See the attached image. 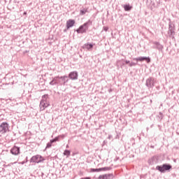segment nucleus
Returning <instances> with one entry per match:
<instances>
[{
	"label": "nucleus",
	"instance_id": "f257e3e1",
	"mask_svg": "<svg viewBox=\"0 0 179 179\" xmlns=\"http://www.w3.org/2000/svg\"><path fill=\"white\" fill-rule=\"evenodd\" d=\"M90 25H92V20H89L83 25L80 26L79 28L76 30V32L78 34H83V33H86L87 30H89V27Z\"/></svg>",
	"mask_w": 179,
	"mask_h": 179
},
{
	"label": "nucleus",
	"instance_id": "f03ea898",
	"mask_svg": "<svg viewBox=\"0 0 179 179\" xmlns=\"http://www.w3.org/2000/svg\"><path fill=\"white\" fill-rule=\"evenodd\" d=\"M173 169V166L170 164H163L160 166H157L156 170H158L159 173H169L170 170Z\"/></svg>",
	"mask_w": 179,
	"mask_h": 179
},
{
	"label": "nucleus",
	"instance_id": "7ed1b4c3",
	"mask_svg": "<svg viewBox=\"0 0 179 179\" xmlns=\"http://www.w3.org/2000/svg\"><path fill=\"white\" fill-rule=\"evenodd\" d=\"M48 97V94L43 95L42 100L40 102L39 107L41 111H44L47 107L50 106V103L47 101V99Z\"/></svg>",
	"mask_w": 179,
	"mask_h": 179
},
{
	"label": "nucleus",
	"instance_id": "20e7f679",
	"mask_svg": "<svg viewBox=\"0 0 179 179\" xmlns=\"http://www.w3.org/2000/svg\"><path fill=\"white\" fill-rule=\"evenodd\" d=\"M9 129V124L6 122H3L0 124V134H6Z\"/></svg>",
	"mask_w": 179,
	"mask_h": 179
},
{
	"label": "nucleus",
	"instance_id": "39448f33",
	"mask_svg": "<svg viewBox=\"0 0 179 179\" xmlns=\"http://www.w3.org/2000/svg\"><path fill=\"white\" fill-rule=\"evenodd\" d=\"M145 85L147 87H153L155 86V79L152 77L146 80Z\"/></svg>",
	"mask_w": 179,
	"mask_h": 179
},
{
	"label": "nucleus",
	"instance_id": "423d86ee",
	"mask_svg": "<svg viewBox=\"0 0 179 179\" xmlns=\"http://www.w3.org/2000/svg\"><path fill=\"white\" fill-rule=\"evenodd\" d=\"M78 74L77 71H71L69 74V78L71 80H78Z\"/></svg>",
	"mask_w": 179,
	"mask_h": 179
},
{
	"label": "nucleus",
	"instance_id": "0eeeda50",
	"mask_svg": "<svg viewBox=\"0 0 179 179\" xmlns=\"http://www.w3.org/2000/svg\"><path fill=\"white\" fill-rule=\"evenodd\" d=\"M134 61H140L141 62L143 61H146L148 64L150 62V57H136L134 59Z\"/></svg>",
	"mask_w": 179,
	"mask_h": 179
},
{
	"label": "nucleus",
	"instance_id": "6e6552de",
	"mask_svg": "<svg viewBox=\"0 0 179 179\" xmlns=\"http://www.w3.org/2000/svg\"><path fill=\"white\" fill-rule=\"evenodd\" d=\"M10 152L12 155H14V156H17L19 153H20V148L19 147L14 146L11 150Z\"/></svg>",
	"mask_w": 179,
	"mask_h": 179
},
{
	"label": "nucleus",
	"instance_id": "1a4fd4ad",
	"mask_svg": "<svg viewBox=\"0 0 179 179\" xmlns=\"http://www.w3.org/2000/svg\"><path fill=\"white\" fill-rule=\"evenodd\" d=\"M43 160H44V159L41 157H31L30 159L31 163H41Z\"/></svg>",
	"mask_w": 179,
	"mask_h": 179
},
{
	"label": "nucleus",
	"instance_id": "9d476101",
	"mask_svg": "<svg viewBox=\"0 0 179 179\" xmlns=\"http://www.w3.org/2000/svg\"><path fill=\"white\" fill-rule=\"evenodd\" d=\"M73 24H75V20H67V22H66L67 29H71V27H73Z\"/></svg>",
	"mask_w": 179,
	"mask_h": 179
},
{
	"label": "nucleus",
	"instance_id": "9b49d317",
	"mask_svg": "<svg viewBox=\"0 0 179 179\" xmlns=\"http://www.w3.org/2000/svg\"><path fill=\"white\" fill-rule=\"evenodd\" d=\"M83 48H84L85 50H87L88 51H90V50H92V48H93V44L92 43H85L83 46Z\"/></svg>",
	"mask_w": 179,
	"mask_h": 179
},
{
	"label": "nucleus",
	"instance_id": "f8f14e48",
	"mask_svg": "<svg viewBox=\"0 0 179 179\" xmlns=\"http://www.w3.org/2000/svg\"><path fill=\"white\" fill-rule=\"evenodd\" d=\"M154 44L155 46H154V48H157V50H159V51H162L163 50V46L159 42H154Z\"/></svg>",
	"mask_w": 179,
	"mask_h": 179
},
{
	"label": "nucleus",
	"instance_id": "ddd939ff",
	"mask_svg": "<svg viewBox=\"0 0 179 179\" xmlns=\"http://www.w3.org/2000/svg\"><path fill=\"white\" fill-rule=\"evenodd\" d=\"M68 76H61L59 79H61L63 81V85L65 86L68 82H69V79L67 78Z\"/></svg>",
	"mask_w": 179,
	"mask_h": 179
},
{
	"label": "nucleus",
	"instance_id": "4468645a",
	"mask_svg": "<svg viewBox=\"0 0 179 179\" xmlns=\"http://www.w3.org/2000/svg\"><path fill=\"white\" fill-rule=\"evenodd\" d=\"M87 12H89V10H87V8H82L80 10V16H83V15H86V13H87Z\"/></svg>",
	"mask_w": 179,
	"mask_h": 179
},
{
	"label": "nucleus",
	"instance_id": "2eb2a0df",
	"mask_svg": "<svg viewBox=\"0 0 179 179\" xmlns=\"http://www.w3.org/2000/svg\"><path fill=\"white\" fill-rule=\"evenodd\" d=\"M168 34H169V37L174 38V35L176 34V31H174V30L169 29Z\"/></svg>",
	"mask_w": 179,
	"mask_h": 179
},
{
	"label": "nucleus",
	"instance_id": "dca6fc26",
	"mask_svg": "<svg viewBox=\"0 0 179 179\" xmlns=\"http://www.w3.org/2000/svg\"><path fill=\"white\" fill-rule=\"evenodd\" d=\"M124 9L126 12H129V10L132 9V6H131L129 4H127L124 6Z\"/></svg>",
	"mask_w": 179,
	"mask_h": 179
},
{
	"label": "nucleus",
	"instance_id": "f3484780",
	"mask_svg": "<svg viewBox=\"0 0 179 179\" xmlns=\"http://www.w3.org/2000/svg\"><path fill=\"white\" fill-rule=\"evenodd\" d=\"M91 173H99L100 171H101V168L99 169H90Z\"/></svg>",
	"mask_w": 179,
	"mask_h": 179
},
{
	"label": "nucleus",
	"instance_id": "a211bd4d",
	"mask_svg": "<svg viewBox=\"0 0 179 179\" xmlns=\"http://www.w3.org/2000/svg\"><path fill=\"white\" fill-rule=\"evenodd\" d=\"M109 170H111V167L106 166L101 168V171H109Z\"/></svg>",
	"mask_w": 179,
	"mask_h": 179
},
{
	"label": "nucleus",
	"instance_id": "6ab92c4d",
	"mask_svg": "<svg viewBox=\"0 0 179 179\" xmlns=\"http://www.w3.org/2000/svg\"><path fill=\"white\" fill-rule=\"evenodd\" d=\"M103 179H110L111 177H113V174H105L103 175Z\"/></svg>",
	"mask_w": 179,
	"mask_h": 179
},
{
	"label": "nucleus",
	"instance_id": "aec40b11",
	"mask_svg": "<svg viewBox=\"0 0 179 179\" xmlns=\"http://www.w3.org/2000/svg\"><path fill=\"white\" fill-rule=\"evenodd\" d=\"M59 76H56L53 78V82H57V83L61 84V80H58L59 79Z\"/></svg>",
	"mask_w": 179,
	"mask_h": 179
},
{
	"label": "nucleus",
	"instance_id": "412c9836",
	"mask_svg": "<svg viewBox=\"0 0 179 179\" xmlns=\"http://www.w3.org/2000/svg\"><path fill=\"white\" fill-rule=\"evenodd\" d=\"M169 30H174V24L171 22H169Z\"/></svg>",
	"mask_w": 179,
	"mask_h": 179
},
{
	"label": "nucleus",
	"instance_id": "4be33fe9",
	"mask_svg": "<svg viewBox=\"0 0 179 179\" xmlns=\"http://www.w3.org/2000/svg\"><path fill=\"white\" fill-rule=\"evenodd\" d=\"M64 156H69L71 155V151L66 150L64 152Z\"/></svg>",
	"mask_w": 179,
	"mask_h": 179
},
{
	"label": "nucleus",
	"instance_id": "5701e85b",
	"mask_svg": "<svg viewBox=\"0 0 179 179\" xmlns=\"http://www.w3.org/2000/svg\"><path fill=\"white\" fill-rule=\"evenodd\" d=\"M57 84H58V82H55L54 80H52L50 83V85H51L52 86H54V85H57Z\"/></svg>",
	"mask_w": 179,
	"mask_h": 179
},
{
	"label": "nucleus",
	"instance_id": "b1692460",
	"mask_svg": "<svg viewBox=\"0 0 179 179\" xmlns=\"http://www.w3.org/2000/svg\"><path fill=\"white\" fill-rule=\"evenodd\" d=\"M59 138H64V136H58L55 138V141L57 142V141H59Z\"/></svg>",
	"mask_w": 179,
	"mask_h": 179
},
{
	"label": "nucleus",
	"instance_id": "393cba45",
	"mask_svg": "<svg viewBox=\"0 0 179 179\" xmlns=\"http://www.w3.org/2000/svg\"><path fill=\"white\" fill-rule=\"evenodd\" d=\"M136 66V63L131 62V63L129 64V66Z\"/></svg>",
	"mask_w": 179,
	"mask_h": 179
},
{
	"label": "nucleus",
	"instance_id": "a878e982",
	"mask_svg": "<svg viewBox=\"0 0 179 179\" xmlns=\"http://www.w3.org/2000/svg\"><path fill=\"white\" fill-rule=\"evenodd\" d=\"M51 145L52 143H48L46 145V149L48 148H51Z\"/></svg>",
	"mask_w": 179,
	"mask_h": 179
},
{
	"label": "nucleus",
	"instance_id": "bb28decb",
	"mask_svg": "<svg viewBox=\"0 0 179 179\" xmlns=\"http://www.w3.org/2000/svg\"><path fill=\"white\" fill-rule=\"evenodd\" d=\"M55 142H56V141H55V138L50 140V143H51L52 144L54 143Z\"/></svg>",
	"mask_w": 179,
	"mask_h": 179
},
{
	"label": "nucleus",
	"instance_id": "cd10ccee",
	"mask_svg": "<svg viewBox=\"0 0 179 179\" xmlns=\"http://www.w3.org/2000/svg\"><path fill=\"white\" fill-rule=\"evenodd\" d=\"M103 30H104L105 31H107V30H108V28L107 27H103Z\"/></svg>",
	"mask_w": 179,
	"mask_h": 179
},
{
	"label": "nucleus",
	"instance_id": "c85d7f7f",
	"mask_svg": "<svg viewBox=\"0 0 179 179\" xmlns=\"http://www.w3.org/2000/svg\"><path fill=\"white\" fill-rule=\"evenodd\" d=\"M125 62L126 64H129V60H126Z\"/></svg>",
	"mask_w": 179,
	"mask_h": 179
},
{
	"label": "nucleus",
	"instance_id": "c756f323",
	"mask_svg": "<svg viewBox=\"0 0 179 179\" xmlns=\"http://www.w3.org/2000/svg\"><path fill=\"white\" fill-rule=\"evenodd\" d=\"M111 138H113V136L110 135V136H108V138H109V139H111Z\"/></svg>",
	"mask_w": 179,
	"mask_h": 179
},
{
	"label": "nucleus",
	"instance_id": "7c9ffc66",
	"mask_svg": "<svg viewBox=\"0 0 179 179\" xmlns=\"http://www.w3.org/2000/svg\"><path fill=\"white\" fill-rule=\"evenodd\" d=\"M159 114H160L161 117H162L163 114H162V113H160Z\"/></svg>",
	"mask_w": 179,
	"mask_h": 179
},
{
	"label": "nucleus",
	"instance_id": "2f4dec72",
	"mask_svg": "<svg viewBox=\"0 0 179 179\" xmlns=\"http://www.w3.org/2000/svg\"><path fill=\"white\" fill-rule=\"evenodd\" d=\"M22 164H24V162H22Z\"/></svg>",
	"mask_w": 179,
	"mask_h": 179
},
{
	"label": "nucleus",
	"instance_id": "473e14b6",
	"mask_svg": "<svg viewBox=\"0 0 179 179\" xmlns=\"http://www.w3.org/2000/svg\"><path fill=\"white\" fill-rule=\"evenodd\" d=\"M32 157H37L36 156H33Z\"/></svg>",
	"mask_w": 179,
	"mask_h": 179
},
{
	"label": "nucleus",
	"instance_id": "72a5a7b5",
	"mask_svg": "<svg viewBox=\"0 0 179 179\" xmlns=\"http://www.w3.org/2000/svg\"><path fill=\"white\" fill-rule=\"evenodd\" d=\"M151 148H155V146H151Z\"/></svg>",
	"mask_w": 179,
	"mask_h": 179
},
{
	"label": "nucleus",
	"instance_id": "f704fd0d",
	"mask_svg": "<svg viewBox=\"0 0 179 179\" xmlns=\"http://www.w3.org/2000/svg\"><path fill=\"white\" fill-rule=\"evenodd\" d=\"M173 162H176V159H174V161Z\"/></svg>",
	"mask_w": 179,
	"mask_h": 179
}]
</instances>
